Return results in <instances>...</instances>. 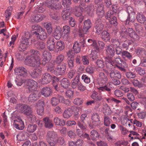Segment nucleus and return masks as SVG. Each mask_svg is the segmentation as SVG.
<instances>
[{"label":"nucleus","instance_id":"1","mask_svg":"<svg viewBox=\"0 0 146 146\" xmlns=\"http://www.w3.org/2000/svg\"><path fill=\"white\" fill-rule=\"evenodd\" d=\"M31 57L26 62L29 66L32 67H37L41 64L40 54L39 51L34 50L31 52Z\"/></svg>","mask_w":146,"mask_h":146},{"label":"nucleus","instance_id":"2","mask_svg":"<svg viewBox=\"0 0 146 146\" xmlns=\"http://www.w3.org/2000/svg\"><path fill=\"white\" fill-rule=\"evenodd\" d=\"M91 97L96 102L95 108H98L100 105V101H103L104 99L101 91L94 92L91 95Z\"/></svg>","mask_w":146,"mask_h":146},{"label":"nucleus","instance_id":"3","mask_svg":"<svg viewBox=\"0 0 146 146\" xmlns=\"http://www.w3.org/2000/svg\"><path fill=\"white\" fill-rule=\"evenodd\" d=\"M16 108L21 112L23 113L25 115L27 116L30 115V114L33 112L31 108L27 105L19 104L17 105Z\"/></svg>","mask_w":146,"mask_h":146},{"label":"nucleus","instance_id":"4","mask_svg":"<svg viewBox=\"0 0 146 146\" xmlns=\"http://www.w3.org/2000/svg\"><path fill=\"white\" fill-rule=\"evenodd\" d=\"M92 123H88L90 128H94L95 127L98 126L100 124V117L97 113H94L91 117Z\"/></svg>","mask_w":146,"mask_h":146},{"label":"nucleus","instance_id":"5","mask_svg":"<svg viewBox=\"0 0 146 146\" xmlns=\"http://www.w3.org/2000/svg\"><path fill=\"white\" fill-rule=\"evenodd\" d=\"M14 70L15 74L16 75L24 77H26L27 75V69L23 66L16 68L14 69Z\"/></svg>","mask_w":146,"mask_h":146},{"label":"nucleus","instance_id":"6","mask_svg":"<svg viewBox=\"0 0 146 146\" xmlns=\"http://www.w3.org/2000/svg\"><path fill=\"white\" fill-rule=\"evenodd\" d=\"M85 43V40L83 38L81 39L80 42H75L73 47V49L74 52L76 53H79L80 52L81 46H83V47L84 46Z\"/></svg>","mask_w":146,"mask_h":146},{"label":"nucleus","instance_id":"7","mask_svg":"<svg viewBox=\"0 0 146 146\" xmlns=\"http://www.w3.org/2000/svg\"><path fill=\"white\" fill-rule=\"evenodd\" d=\"M66 65L65 63L58 65L55 70V74L56 76L63 75L66 70Z\"/></svg>","mask_w":146,"mask_h":146},{"label":"nucleus","instance_id":"8","mask_svg":"<svg viewBox=\"0 0 146 146\" xmlns=\"http://www.w3.org/2000/svg\"><path fill=\"white\" fill-rule=\"evenodd\" d=\"M63 96L59 94H57L56 96L52 97L50 99V103L53 106L57 105L63 101Z\"/></svg>","mask_w":146,"mask_h":146},{"label":"nucleus","instance_id":"9","mask_svg":"<svg viewBox=\"0 0 146 146\" xmlns=\"http://www.w3.org/2000/svg\"><path fill=\"white\" fill-rule=\"evenodd\" d=\"M46 5L49 8L52 10H57L60 7V5L56 0H51L47 1Z\"/></svg>","mask_w":146,"mask_h":146},{"label":"nucleus","instance_id":"10","mask_svg":"<svg viewBox=\"0 0 146 146\" xmlns=\"http://www.w3.org/2000/svg\"><path fill=\"white\" fill-rule=\"evenodd\" d=\"M26 82L27 88L30 91L34 90L37 86V82L32 79L28 80L26 81Z\"/></svg>","mask_w":146,"mask_h":146},{"label":"nucleus","instance_id":"11","mask_svg":"<svg viewBox=\"0 0 146 146\" xmlns=\"http://www.w3.org/2000/svg\"><path fill=\"white\" fill-rule=\"evenodd\" d=\"M98 84L99 86L105 85L108 81V78L107 76L102 72H100L98 74Z\"/></svg>","mask_w":146,"mask_h":146},{"label":"nucleus","instance_id":"12","mask_svg":"<svg viewBox=\"0 0 146 146\" xmlns=\"http://www.w3.org/2000/svg\"><path fill=\"white\" fill-rule=\"evenodd\" d=\"M72 8L70 7H67L66 9H64L61 13V16L63 20L66 21L70 18V12Z\"/></svg>","mask_w":146,"mask_h":146},{"label":"nucleus","instance_id":"13","mask_svg":"<svg viewBox=\"0 0 146 146\" xmlns=\"http://www.w3.org/2000/svg\"><path fill=\"white\" fill-rule=\"evenodd\" d=\"M53 76L48 73L43 74L42 76L41 84H47L50 83L53 79Z\"/></svg>","mask_w":146,"mask_h":146},{"label":"nucleus","instance_id":"14","mask_svg":"<svg viewBox=\"0 0 146 146\" xmlns=\"http://www.w3.org/2000/svg\"><path fill=\"white\" fill-rule=\"evenodd\" d=\"M40 93L37 91H35L29 96L28 100L29 102H34L40 96Z\"/></svg>","mask_w":146,"mask_h":146},{"label":"nucleus","instance_id":"15","mask_svg":"<svg viewBox=\"0 0 146 146\" xmlns=\"http://www.w3.org/2000/svg\"><path fill=\"white\" fill-rule=\"evenodd\" d=\"M28 40V39L24 38V37H22L20 44L18 48V50L19 51L24 50L26 49L27 45L29 44Z\"/></svg>","mask_w":146,"mask_h":146},{"label":"nucleus","instance_id":"16","mask_svg":"<svg viewBox=\"0 0 146 146\" xmlns=\"http://www.w3.org/2000/svg\"><path fill=\"white\" fill-rule=\"evenodd\" d=\"M52 36L49 37L46 42L47 46L50 51L54 50V44L55 42Z\"/></svg>","mask_w":146,"mask_h":146},{"label":"nucleus","instance_id":"17","mask_svg":"<svg viewBox=\"0 0 146 146\" xmlns=\"http://www.w3.org/2000/svg\"><path fill=\"white\" fill-rule=\"evenodd\" d=\"M92 25L91 22L89 19L84 21V25L82 30L83 34H87L88 32V30L91 27Z\"/></svg>","mask_w":146,"mask_h":146},{"label":"nucleus","instance_id":"18","mask_svg":"<svg viewBox=\"0 0 146 146\" xmlns=\"http://www.w3.org/2000/svg\"><path fill=\"white\" fill-rule=\"evenodd\" d=\"M105 13L104 5L102 3H100L97 9L96 13L98 16L102 17Z\"/></svg>","mask_w":146,"mask_h":146},{"label":"nucleus","instance_id":"19","mask_svg":"<svg viewBox=\"0 0 146 146\" xmlns=\"http://www.w3.org/2000/svg\"><path fill=\"white\" fill-rule=\"evenodd\" d=\"M43 121L44 127L48 129H50L53 127L54 125L52 121L49 117H46L43 118Z\"/></svg>","mask_w":146,"mask_h":146},{"label":"nucleus","instance_id":"20","mask_svg":"<svg viewBox=\"0 0 146 146\" xmlns=\"http://www.w3.org/2000/svg\"><path fill=\"white\" fill-rule=\"evenodd\" d=\"M46 137L48 140L56 139L58 138V135L56 133L52 131H49L47 133Z\"/></svg>","mask_w":146,"mask_h":146},{"label":"nucleus","instance_id":"21","mask_svg":"<svg viewBox=\"0 0 146 146\" xmlns=\"http://www.w3.org/2000/svg\"><path fill=\"white\" fill-rule=\"evenodd\" d=\"M46 16L42 14H38L33 15L31 18L33 22H39L42 21Z\"/></svg>","mask_w":146,"mask_h":146},{"label":"nucleus","instance_id":"22","mask_svg":"<svg viewBox=\"0 0 146 146\" xmlns=\"http://www.w3.org/2000/svg\"><path fill=\"white\" fill-rule=\"evenodd\" d=\"M35 36L38 39L42 40L46 39L47 37L46 33L43 29L38 33H36Z\"/></svg>","mask_w":146,"mask_h":146},{"label":"nucleus","instance_id":"23","mask_svg":"<svg viewBox=\"0 0 146 146\" xmlns=\"http://www.w3.org/2000/svg\"><path fill=\"white\" fill-rule=\"evenodd\" d=\"M120 36L119 38L121 40V42H122L124 40H126L127 37L128 36V32L127 31L126 28L123 26L122 29L120 33Z\"/></svg>","mask_w":146,"mask_h":146},{"label":"nucleus","instance_id":"24","mask_svg":"<svg viewBox=\"0 0 146 146\" xmlns=\"http://www.w3.org/2000/svg\"><path fill=\"white\" fill-rule=\"evenodd\" d=\"M110 77L111 79H120L121 77V74L120 72L114 70H111L109 73Z\"/></svg>","mask_w":146,"mask_h":146},{"label":"nucleus","instance_id":"25","mask_svg":"<svg viewBox=\"0 0 146 146\" xmlns=\"http://www.w3.org/2000/svg\"><path fill=\"white\" fill-rule=\"evenodd\" d=\"M110 84H107L103 86H100L98 88V89L100 91H101L103 92L107 91L109 93L111 92L112 88L110 86Z\"/></svg>","mask_w":146,"mask_h":146},{"label":"nucleus","instance_id":"26","mask_svg":"<svg viewBox=\"0 0 146 146\" xmlns=\"http://www.w3.org/2000/svg\"><path fill=\"white\" fill-rule=\"evenodd\" d=\"M84 10L89 16L92 17L94 15V7L93 5H90L88 6L85 8Z\"/></svg>","mask_w":146,"mask_h":146},{"label":"nucleus","instance_id":"27","mask_svg":"<svg viewBox=\"0 0 146 146\" xmlns=\"http://www.w3.org/2000/svg\"><path fill=\"white\" fill-rule=\"evenodd\" d=\"M51 92V89L50 87H45L42 88L41 91V94L45 97L49 96Z\"/></svg>","mask_w":146,"mask_h":146},{"label":"nucleus","instance_id":"28","mask_svg":"<svg viewBox=\"0 0 146 146\" xmlns=\"http://www.w3.org/2000/svg\"><path fill=\"white\" fill-rule=\"evenodd\" d=\"M63 33L64 34L63 38L65 40H67L68 39L70 33V27L69 26L66 25L63 27Z\"/></svg>","mask_w":146,"mask_h":146},{"label":"nucleus","instance_id":"29","mask_svg":"<svg viewBox=\"0 0 146 146\" xmlns=\"http://www.w3.org/2000/svg\"><path fill=\"white\" fill-rule=\"evenodd\" d=\"M135 20V13H133L128 15L127 19L125 21V24L126 25H131L130 23H133Z\"/></svg>","mask_w":146,"mask_h":146},{"label":"nucleus","instance_id":"30","mask_svg":"<svg viewBox=\"0 0 146 146\" xmlns=\"http://www.w3.org/2000/svg\"><path fill=\"white\" fill-rule=\"evenodd\" d=\"M42 70L38 68L35 69L33 71L30 72V74L33 78H36L38 77L39 74L41 73Z\"/></svg>","mask_w":146,"mask_h":146},{"label":"nucleus","instance_id":"31","mask_svg":"<svg viewBox=\"0 0 146 146\" xmlns=\"http://www.w3.org/2000/svg\"><path fill=\"white\" fill-rule=\"evenodd\" d=\"M61 30L59 27H57L54 30L53 36L56 40L59 39L61 36Z\"/></svg>","mask_w":146,"mask_h":146},{"label":"nucleus","instance_id":"32","mask_svg":"<svg viewBox=\"0 0 146 146\" xmlns=\"http://www.w3.org/2000/svg\"><path fill=\"white\" fill-rule=\"evenodd\" d=\"M84 9L80 5L79 6H76L74 9L75 15L77 17H80L82 14Z\"/></svg>","mask_w":146,"mask_h":146},{"label":"nucleus","instance_id":"33","mask_svg":"<svg viewBox=\"0 0 146 146\" xmlns=\"http://www.w3.org/2000/svg\"><path fill=\"white\" fill-rule=\"evenodd\" d=\"M129 36L133 39L135 40H138L139 39V36L132 29L130 30L129 32Z\"/></svg>","mask_w":146,"mask_h":146},{"label":"nucleus","instance_id":"34","mask_svg":"<svg viewBox=\"0 0 146 146\" xmlns=\"http://www.w3.org/2000/svg\"><path fill=\"white\" fill-rule=\"evenodd\" d=\"M101 36V38L106 42L108 41L110 39V35L106 31H104L102 33Z\"/></svg>","mask_w":146,"mask_h":146},{"label":"nucleus","instance_id":"35","mask_svg":"<svg viewBox=\"0 0 146 146\" xmlns=\"http://www.w3.org/2000/svg\"><path fill=\"white\" fill-rule=\"evenodd\" d=\"M61 86L65 88H67L70 86V81L66 78H63L60 81Z\"/></svg>","mask_w":146,"mask_h":146},{"label":"nucleus","instance_id":"36","mask_svg":"<svg viewBox=\"0 0 146 146\" xmlns=\"http://www.w3.org/2000/svg\"><path fill=\"white\" fill-rule=\"evenodd\" d=\"M36 48L40 50H45L46 49L45 43L42 42H38L35 44Z\"/></svg>","mask_w":146,"mask_h":146},{"label":"nucleus","instance_id":"37","mask_svg":"<svg viewBox=\"0 0 146 146\" xmlns=\"http://www.w3.org/2000/svg\"><path fill=\"white\" fill-rule=\"evenodd\" d=\"M53 121L56 125L60 126H63L65 125L64 121L62 119L56 117L54 118Z\"/></svg>","mask_w":146,"mask_h":146},{"label":"nucleus","instance_id":"38","mask_svg":"<svg viewBox=\"0 0 146 146\" xmlns=\"http://www.w3.org/2000/svg\"><path fill=\"white\" fill-rule=\"evenodd\" d=\"M79 82V76L78 75H77L72 80L71 86L72 88L73 89L76 88L77 86H78Z\"/></svg>","mask_w":146,"mask_h":146},{"label":"nucleus","instance_id":"39","mask_svg":"<svg viewBox=\"0 0 146 146\" xmlns=\"http://www.w3.org/2000/svg\"><path fill=\"white\" fill-rule=\"evenodd\" d=\"M90 137L93 140H95L99 138L100 135L99 133L96 130H93L90 132Z\"/></svg>","mask_w":146,"mask_h":146},{"label":"nucleus","instance_id":"40","mask_svg":"<svg viewBox=\"0 0 146 146\" xmlns=\"http://www.w3.org/2000/svg\"><path fill=\"white\" fill-rule=\"evenodd\" d=\"M65 47V44L64 42L61 40L57 42L56 46V48L58 51H60L63 50Z\"/></svg>","mask_w":146,"mask_h":146},{"label":"nucleus","instance_id":"41","mask_svg":"<svg viewBox=\"0 0 146 146\" xmlns=\"http://www.w3.org/2000/svg\"><path fill=\"white\" fill-rule=\"evenodd\" d=\"M136 18L137 21L141 23H143L146 21V17L142 13H138Z\"/></svg>","mask_w":146,"mask_h":146},{"label":"nucleus","instance_id":"42","mask_svg":"<svg viewBox=\"0 0 146 146\" xmlns=\"http://www.w3.org/2000/svg\"><path fill=\"white\" fill-rule=\"evenodd\" d=\"M106 52L108 55H110L113 56L114 55L115 51L113 47L109 45L106 49Z\"/></svg>","mask_w":146,"mask_h":146},{"label":"nucleus","instance_id":"43","mask_svg":"<svg viewBox=\"0 0 146 146\" xmlns=\"http://www.w3.org/2000/svg\"><path fill=\"white\" fill-rule=\"evenodd\" d=\"M72 111L71 109H69L65 110L63 113V116L65 118H68L72 115Z\"/></svg>","mask_w":146,"mask_h":146},{"label":"nucleus","instance_id":"44","mask_svg":"<svg viewBox=\"0 0 146 146\" xmlns=\"http://www.w3.org/2000/svg\"><path fill=\"white\" fill-rule=\"evenodd\" d=\"M104 27V24H96L94 27L96 32L98 34H100L101 32L102 31Z\"/></svg>","mask_w":146,"mask_h":146},{"label":"nucleus","instance_id":"45","mask_svg":"<svg viewBox=\"0 0 146 146\" xmlns=\"http://www.w3.org/2000/svg\"><path fill=\"white\" fill-rule=\"evenodd\" d=\"M32 29L35 30V31L33 32L34 34L35 35L36 34V33H38L40 31H42L43 29L39 25H35L32 26Z\"/></svg>","mask_w":146,"mask_h":146},{"label":"nucleus","instance_id":"46","mask_svg":"<svg viewBox=\"0 0 146 146\" xmlns=\"http://www.w3.org/2000/svg\"><path fill=\"white\" fill-rule=\"evenodd\" d=\"M77 125L80 129L83 130H86L87 128V125L85 122H82L78 121L77 122Z\"/></svg>","mask_w":146,"mask_h":146},{"label":"nucleus","instance_id":"47","mask_svg":"<svg viewBox=\"0 0 146 146\" xmlns=\"http://www.w3.org/2000/svg\"><path fill=\"white\" fill-rule=\"evenodd\" d=\"M29 134L27 132L23 131L19 135H17V137L19 136L21 137L20 139L21 141H24L27 139L28 137Z\"/></svg>","mask_w":146,"mask_h":146},{"label":"nucleus","instance_id":"48","mask_svg":"<svg viewBox=\"0 0 146 146\" xmlns=\"http://www.w3.org/2000/svg\"><path fill=\"white\" fill-rule=\"evenodd\" d=\"M115 14V12H114L113 11H109L108 12L106 13L105 15L106 18L108 19H110L113 18L114 17H115L114 16Z\"/></svg>","mask_w":146,"mask_h":146},{"label":"nucleus","instance_id":"49","mask_svg":"<svg viewBox=\"0 0 146 146\" xmlns=\"http://www.w3.org/2000/svg\"><path fill=\"white\" fill-rule=\"evenodd\" d=\"M121 41L119 42L118 39L116 38H113L111 39V44L113 45L114 46H117L118 45L120 44Z\"/></svg>","mask_w":146,"mask_h":146},{"label":"nucleus","instance_id":"50","mask_svg":"<svg viewBox=\"0 0 146 146\" xmlns=\"http://www.w3.org/2000/svg\"><path fill=\"white\" fill-rule=\"evenodd\" d=\"M111 120L108 116L106 115L104 117V125L106 126H109L111 123Z\"/></svg>","mask_w":146,"mask_h":146},{"label":"nucleus","instance_id":"51","mask_svg":"<svg viewBox=\"0 0 146 146\" xmlns=\"http://www.w3.org/2000/svg\"><path fill=\"white\" fill-rule=\"evenodd\" d=\"M19 120L20 122V124L15 123V127L17 129L22 130L24 127L23 122L21 119H19Z\"/></svg>","mask_w":146,"mask_h":146},{"label":"nucleus","instance_id":"52","mask_svg":"<svg viewBox=\"0 0 146 146\" xmlns=\"http://www.w3.org/2000/svg\"><path fill=\"white\" fill-rule=\"evenodd\" d=\"M36 127V125H29L28 126L27 130L29 133H33L35 131Z\"/></svg>","mask_w":146,"mask_h":146},{"label":"nucleus","instance_id":"53","mask_svg":"<svg viewBox=\"0 0 146 146\" xmlns=\"http://www.w3.org/2000/svg\"><path fill=\"white\" fill-rule=\"evenodd\" d=\"M51 53L47 51H45L42 53V58L50 60L51 58Z\"/></svg>","mask_w":146,"mask_h":146},{"label":"nucleus","instance_id":"54","mask_svg":"<svg viewBox=\"0 0 146 146\" xmlns=\"http://www.w3.org/2000/svg\"><path fill=\"white\" fill-rule=\"evenodd\" d=\"M74 58L73 57H69L68 59V63L69 67L70 68H72L74 66Z\"/></svg>","mask_w":146,"mask_h":146},{"label":"nucleus","instance_id":"55","mask_svg":"<svg viewBox=\"0 0 146 146\" xmlns=\"http://www.w3.org/2000/svg\"><path fill=\"white\" fill-rule=\"evenodd\" d=\"M134 25L136 31L139 32L142 30L143 28L141 24L136 23H135Z\"/></svg>","mask_w":146,"mask_h":146},{"label":"nucleus","instance_id":"56","mask_svg":"<svg viewBox=\"0 0 146 146\" xmlns=\"http://www.w3.org/2000/svg\"><path fill=\"white\" fill-rule=\"evenodd\" d=\"M122 56H125L129 59H131L132 56V54L129 52L126 51H123L121 52Z\"/></svg>","mask_w":146,"mask_h":146},{"label":"nucleus","instance_id":"57","mask_svg":"<svg viewBox=\"0 0 146 146\" xmlns=\"http://www.w3.org/2000/svg\"><path fill=\"white\" fill-rule=\"evenodd\" d=\"M125 74L126 77L129 79L133 78L136 77L135 74L131 72H126Z\"/></svg>","mask_w":146,"mask_h":146},{"label":"nucleus","instance_id":"58","mask_svg":"<svg viewBox=\"0 0 146 146\" xmlns=\"http://www.w3.org/2000/svg\"><path fill=\"white\" fill-rule=\"evenodd\" d=\"M132 83L134 86L139 88H141L143 86V84L142 83L137 80H133Z\"/></svg>","mask_w":146,"mask_h":146},{"label":"nucleus","instance_id":"59","mask_svg":"<svg viewBox=\"0 0 146 146\" xmlns=\"http://www.w3.org/2000/svg\"><path fill=\"white\" fill-rule=\"evenodd\" d=\"M42 5V4H40V5L38 6L36 8V11L39 13H42L46 9L45 6Z\"/></svg>","mask_w":146,"mask_h":146},{"label":"nucleus","instance_id":"60","mask_svg":"<svg viewBox=\"0 0 146 146\" xmlns=\"http://www.w3.org/2000/svg\"><path fill=\"white\" fill-rule=\"evenodd\" d=\"M76 74V72L75 70H70L68 72V77L70 79L72 78L74 76H75Z\"/></svg>","mask_w":146,"mask_h":146},{"label":"nucleus","instance_id":"61","mask_svg":"<svg viewBox=\"0 0 146 146\" xmlns=\"http://www.w3.org/2000/svg\"><path fill=\"white\" fill-rule=\"evenodd\" d=\"M97 52L95 50L92 52L90 54V57L92 60H94L98 58L97 55Z\"/></svg>","mask_w":146,"mask_h":146},{"label":"nucleus","instance_id":"62","mask_svg":"<svg viewBox=\"0 0 146 146\" xmlns=\"http://www.w3.org/2000/svg\"><path fill=\"white\" fill-rule=\"evenodd\" d=\"M64 59V56L62 54H60L57 57L55 60V62L57 63H59L62 62Z\"/></svg>","mask_w":146,"mask_h":146},{"label":"nucleus","instance_id":"63","mask_svg":"<svg viewBox=\"0 0 146 146\" xmlns=\"http://www.w3.org/2000/svg\"><path fill=\"white\" fill-rule=\"evenodd\" d=\"M106 65H110L111 66V65L114 66L116 65V64H115L114 62L110 58H107L106 60Z\"/></svg>","mask_w":146,"mask_h":146},{"label":"nucleus","instance_id":"64","mask_svg":"<svg viewBox=\"0 0 146 146\" xmlns=\"http://www.w3.org/2000/svg\"><path fill=\"white\" fill-rule=\"evenodd\" d=\"M97 66L100 68H103L104 66V64L102 60H97L96 62Z\"/></svg>","mask_w":146,"mask_h":146}]
</instances>
